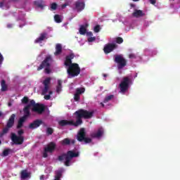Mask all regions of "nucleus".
<instances>
[{
	"instance_id": "f257e3e1",
	"label": "nucleus",
	"mask_w": 180,
	"mask_h": 180,
	"mask_svg": "<svg viewBox=\"0 0 180 180\" xmlns=\"http://www.w3.org/2000/svg\"><path fill=\"white\" fill-rule=\"evenodd\" d=\"M76 122L72 120H62L58 122L59 126L64 127L65 126H75L78 127L82 123V119H92L94 117V111H88L84 109H79L75 112Z\"/></svg>"
},
{
	"instance_id": "f03ea898",
	"label": "nucleus",
	"mask_w": 180,
	"mask_h": 180,
	"mask_svg": "<svg viewBox=\"0 0 180 180\" xmlns=\"http://www.w3.org/2000/svg\"><path fill=\"white\" fill-rule=\"evenodd\" d=\"M79 157V152H75L74 150H68L66 153H63L58 157V161H64L65 167H70V162L73 158Z\"/></svg>"
},
{
	"instance_id": "7ed1b4c3",
	"label": "nucleus",
	"mask_w": 180,
	"mask_h": 180,
	"mask_svg": "<svg viewBox=\"0 0 180 180\" xmlns=\"http://www.w3.org/2000/svg\"><path fill=\"white\" fill-rule=\"evenodd\" d=\"M51 63H53V57H51V55H48L37 68V71H41V70H43V68H44L45 74H51Z\"/></svg>"
},
{
	"instance_id": "20e7f679",
	"label": "nucleus",
	"mask_w": 180,
	"mask_h": 180,
	"mask_svg": "<svg viewBox=\"0 0 180 180\" xmlns=\"http://www.w3.org/2000/svg\"><path fill=\"white\" fill-rule=\"evenodd\" d=\"M67 72L70 78L78 77L79 74H81V68L78 63H73L68 68Z\"/></svg>"
},
{
	"instance_id": "39448f33",
	"label": "nucleus",
	"mask_w": 180,
	"mask_h": 180,
	"mask_svg": "<svg viewBox=\"0 0 180 180\" xmlns=\"http://www.w3.org/2000/svg\"><path fill=\"white\" fill-rule=\"evenodd\" d=\"M114 61L117 64L118 70H122L127 65V60L123 57V55H115Z\"/></svg>"
},
{
	"instance_id": "423d86ee",
	"label": "nucleus",
	"mask_w": 180,
	"mask_h": 180,
	"mask_svg": "<svg viewBox=\"0 0 180 180\" xmlns=\"http://www.w3.org/2000/svg\"><path fill=\"white\" fill-rule=\"evenodd\" d=\"M131 84V79H129V77H124L122 79V81L120 84V89L122 94H124L127 89H129V86Z\"/></svg>"
},
{
	"instance_id": "0eeeda50",
	"label": "nucleus",
	"mask_w": 180,
	"mask_h": 180,
	"mask_svg": "<svg viewBox=\"0 0 180 180\" xmlns=\"http://www.w3.org/2000/svg\"><path fill=\"white\" fill-rule=\"evenodd\" d=\"M11 140L13 144H15V146H22L25 142V136H18L16 134L12 132L11 134Z\"/></svg>"
},
{
	"instance_id": "6e6552de",
	"label": "nucleus",
	"mask_w": 180,
	"mask_h": 180,
	"mask_svg": "<svg viewBox=\"0 0 180 180\" xmlns=\"http://www.w3.org/2000/svg\"><path fill=\"white\" fill-rule=\"evenodd\" d=\"M115 49H117V45L116 44L109 43L105 45L103 51L105 54H109V53H112Z\"/></svg>"
},
{
	"instance_id": "1a4fd4ad",
	"label": "nucleus",
	"mask_w": 180,
	"mask_h": 180,
	"mask_svg": "<svg viewBox=\"0 0 180 180\" xmlns=\"http://www.w3.org/2000/svg\"><path fill=\"white\" fill-rule=\"evenodd\" d=\"M50 82H51V78L47 77L43 82L44 89H42V95H46L50 89Z\"/></svg>"
},
{
	"instance_id": "9d476101",
	"label": "nucleus",
	"mask_w": 180,
	"mask_h": 180,
	"mask_svg": "<svg viewBox=\"0 0 180 180\" xmlns=\"http://www.w3.org/2000/svg\"><path fill=\"white\" fill-rule=\"evenodd\" d=\"M44 110H46V107L43 104L37 103L32 107V112H35L38 115H41Z\"/></svg>"
},
{
	"instance_id": "9b49d317",
	"label": "nucleus",
	"mask_w": 180,
	"mask_h": 180,
	"mask_svg": "<svg viewBox=\"0 0 180 180\" xmlns=\"http://www.w3.org/2000/svg\"><path fill=\"white\" fill-rule=\"evenodd\" d=\"M103 128H99L96 132H92L90 134L91 139H101L103 136Z\"/></svg>"
},
{
	"instance_id": "f8f14e48",
	"label": "nucleus",
	"mask_w": 180,
	"mask_h": 180,
	"mask_svg": "<svg viewBox=\"0 0 180 180\" xmlns=\"http://www.w3.org/2000/svg\"><path fill=\"white\" fill-rule=\"evenodd\" d=\"M41 124H43V120H35L32 123L30 124L29 128L32 129V130H34V129H37V127H40Z\"/></svg>"
},
{
	"instance_id": "ddd939ff",
	"label": "nucleus",
	"mask_w": 180,
	"mask_h": 180,
	"mask_svg": "<svg viewBox=\"0 0 180 180\" xmlns=\"http://www.w3.org/2000/svg\"><path fill=\"white\" fill-rule=\"evenodd\" d=\"M75 8L77 12H82L85 9V3L84 1H77L75 3Z\"/></svg>"
},
{
	"instance_id": "4468645a",
	"label": "nucleus",
	"mask_w": 180,
	"mask_h": 180,
	"mask_svg": "<svg viewBox=\"0 0 180 180\" xmlns=\"http://www.w3.org/2000/svg\"><path fill=\"white\" fill-rule=\"evenodd\" d=\"M74 57H75V55L74 53H70V55L67 56L65 58L64 65L69 68L70 65H71L72 64H74L72 63V60Z\"/></svg>"
},
{
	"instance_id": "2eb2a0df",
	"label": "nucleus",
	"mask_w": 180,
	"mask_h": 180,
	"mask_svg": "<svg viewBox=\"0 0 180 180\" xmlns=\"http://www.w3.org/2000/svg\"><path fill=\"white\" fill-rule=\"evenodd\" d=\"M86 136L84 128H81L79 132L77 133V141L82 142Z\"/></svg>"
},
{
	"instance_id": "dca6fc26",
	"label": "nucleus",
	"mask_w": 180,
	"mask_h": 180,
	"mask_svg": "<svg viewBox=\"0 0 180 180\" xmlns=\"http://www.w3.org/2000/svg\"><path fill=\"white\" fill-rule=\"evenodd\" d=\"M16 117V115L12 114L11 117H9L6 126L7 127H9L10 129L13 127V125L15 124V118Z\"/></svg>"
},
{
	"instance_id": "f3484780",
	"label": "nucleus",
	"mask_w": 180,
	"mask_h": 180,
	"mask_svg": "<svg viewBox=\"0 0 180 180\" xmlns=\"http://www.w3.org/2000/svg\"><path fill=\"white\" fill-rule=\"evenodd\" d=\"M60 144L62 146H70V144H75V139L70 140L68 138H65L60 141Z\"/></svg>"
},
{
	"instance_id": "a211bd4d",
	"label": "nucleus",
	"mask_w": 180,
	"mask_h": 180,
	"mask_svg": "<svg viewBox=\"0 0 180 180\" xmlns=\"http://www.w3.org/2000/svg\"><path fill=\"white\" fill-rule=\"evenodd\" d=\"M34 5H35V6H37V8H39L40 9H44V8L46 7V4L43 0H37L34 1Z\"/></svg>"
},
{
	"instance_id": "6ab92c4d",
	"label": "nucleus",
	"mask_w": 180,
	"mask_h": 180,
	"mask_svg": "<svg viewBox=\"0 0 180 180\" xmlns=\"http://www.w3.org/2000/svg\"><path fill=\"white\" fill-rule=\"evenodd\" d=\"M44 150L45 151H48V153H53L56 150V144L54 142H51Z\"/></svg>"
},
{
	"instance_id": "aec40b11",
	"label": "nucleus",
	"mask_w": 180,
	"mask_h": 180,
	"mask_svg": "<svg viewBox=\"0 0 180 180\" xmlns=\"http://www.w3.org/2000/svg\"><path fill=\"white\" fill-rule=\"evenodd\" d=\"M31 173L27 172V169L22 170L20 172L21 179H26L27 178H30Z\"/></svg>"
},
{
	"instance_id": "412c9836",
	"label": "nucleus",
	"mask_w": 180,
	"mask_h": 180,
	"mask_svg": "<svg viewBox=\"0 0 180 180\" xmlns=\"http://www.w3.org/2000/svg\"><path fill=\"white\" fill-rule=\"evenodd\" d=\"M30 105H27L25 106L23 109L24 112V115L22 116L23 117H25L27 119L30 116Z\"/></svg>"
},
{
	"instance_id": "4be33fe9",
	"label": "nucleus",
	"mask_w": 180,
	"mask_h": 180,
	"mask_svg": "<svg viewBox=\"0 0 180 180\" xmlns=\"http://www.w3.org/2000/svg\"><path fill=\"white\" fill-rule=\"evenodd\" d=\"M27 120V118L25 117H21L18 120V125H17V129H22L23 127V123Z\"/></svg>"
},
{
	"instance_id": "5701e85b",
	"label": "nucleus",
	"mask_w": 180,
	"mask_h": 180,
	"mask_svg": "<svg viewBox=\"0 0 180 180\" xmlns=\"http://www.w3.org/2000/svg\"><path fill=\"white\" fill-rule=\"evenodd\" d=\"M46 37H47V33H41L40 36L35 39L34 43H41V41H43Z\"/></svg>"
},
{
	"instance_id": "b1692460",
	"label": "nucleus",
	"mask_w": 180,
	"mask_h": 180,
	"mask_svg": "<svg viewBox=\"0 0 180 180\" xmlns=\"http://www.w3.org/2000/svg\"><path fill=\"white\" fill-rule=\"evenodd\" d=\"M60 53H63V46L60 44H57L56 46V52L54 53L55 56H59Z\"/></svg>"
},
{
	"instance_id": "393cba45",
	"label": "nucleus",
	"mask_w": 180,
	"mask_h": 180,
	"mask_svg": "<svg viewBox=\"0 0 180 180\" xmlns=\"http://www.w3.org/2000/svg\"><path fill=\"white\" fill-rule=\"evenodd\" d=\"M63 89V80H58V85L56 86V92L57 94H60V92Z\"/></svg>"
},
{
	"instance_id": "a878e982",
	"label": "nucleus",
	"mask_w": 180,
	"mask_h": 180,
	"mask_svg": "<svg viewBox=\"0 0 180 180\" xmlns=\"http://www.w3.org/2000/svg\"><path fill=\"white\" fill-rule=\"evenodd\" d=\"M133 16L134 18H140L141 16H143L144 14L143 13V11L141 10H136L133 13Z\"/></svg>"
},
{
	"instance_id": "bb28decb",
	"label": "nucleus",
	"mask_w": 180,
	"mask_h": 180,
	"mask_svg": "<svg viewBox=\"0 0 180 180\" xmlns=\"http://www.w3.org/2000/svg\"><path fill=\"white\" fill-rule=\"evenodd\" d=\"M1 91L5 92L6 91H8V85H6V82L5 80H1Z\"/></svg>"
},
{
	"instance_id": "cd10ccee",
	"label": "nucleus",
	"mask_w": 180,
	"mask_h": 180,
	"mask_svg": "<svg viewBox=\"0 0 180 180\" xmlns=\"http://www.w3.org/2000/svg\"><path fill=\"white\" fill-rule=\"evenodd\" d=\"M113 98H115V95L113 94L105 96L103 100V103H108V102H110Z\"/></svg>"
},
{
	"instance_id": "c85d7f7f",
	"label": "nucleus",
	"mask_w": 180,
	"mask_h": 180,
	"mask_svg": "<svg viewBox=\"0 0 180 180\" xmlns=\"http://www.w3.org/2000/svg\"><path fill=\"white\" fill-rule=\"evenodd\" d=\"M79 32L80 34H85L86 33V27H85L84 25H81Z\"/></svg>"
},
{
	"instance_id": "c756f323",
	"label": "nucleus",
	"mask_w": 180,
	"mask_h": 180,
	"mask_svg": "<svg viewBox=\"0 0 180 180\" xmlns=\"http://www.w3.org/2000/svg\"><path fill=\"white\" fill-rule=\"evenodd\" d=\"M85 92V88L82 87V88H77L76 89V94H77V95H79L81 96V95H82V94H84Z\"/></svg>"
},
{
	"instance_id": "7c9ffc66",
	"label": "nucleus",
	"mask_w": 180,
	"mask_h": 180,
	"mask_svg": "<svg viewBox=\"0 0 180 180\" xmlns=\"http://www.w3.org/2000/svg\"><path fill=\"white\" fill-rule=\"evenodd\" d=\"M54 20L56 23H61V22H63L61 16H60L58 14L54 15Z\"/></svg>"
},
{
	"instance_id": "2f4dec72",
	"label": "nucleus",
	"mask_w": 180,
	"mask_h": 180,
	"mask_svg": "<svg viewBox=\"0 0 180 180\" xmlns=\"http://www.w3.org/2000/svg\"><path fill=\"white\" fill-rule=\"evenodd\" d=\"M53 133H54V129H53V128L48 127L46 129V134H48V136H51V134H53Z\"/></svg>"
},
{
	"instance_id": "473e14b6",
	"label": "nucleus",
	"mask_w": 180,
	"mask_h": 180,
	"mask_svg": "<svg viewBox=\"0 0 180 180\" xmlns=\"http://www.w3.org/2000/svg\"><path fill=\"white\" fill-rule=\"evenodd\" d=\"M11 151H12V150H11L10 148L5 149L3 151L4 157H8V155H9V153H11Z\"/></svg>"
},
{
	"instance_id": "72a5a7b5",
	"label": "nucleus",
	"mask_w": 180,
	"mask_h": 180,
	"mask_svg": "<svg viewBox=\"0 0 180 180\" xmlns=\"http://www.w3.org/2000/svg\"><path fill=\"white\" fill-rule=\"evenodd\" d=\"M22 103H24L25 105L29 103V97L25 96L21 100Z\"/></svg>"
},
{
	"instance_id": "f704fd0d",
	"label": "nucleus",
	"mask_w": 180,
	"mask_h": 180,
	"mask_svg": "<svg viewBox=\"0 0 180 180\" xmlns=\"http://www.w3.org/2000/svg\"><path fill=\"white\" fill-rule=\"evenodd\" d=\"M80 99H81V96L75 93L74 96V100L75 101V102L79 101Z\"/></svg>"
},
{
	"instance_id": "c9c22d12",
	"label": "nucleus",
	"mask_w": 180,
	"mask_h": 180,
	"mask_svg": "<svg viewBox=\"0 0 180 180\" xmlns=\"http://www.w3.org/2000/svg\"><path fill=\"white\" fill-rule=\"evenodd\" d=\"M83 141H84L85 144H88L89 143H92V139L91 138L84 137Z\"/></svg>"
},
{
	"instance_id": "e433bc0d",
	"label": "nucleus",
	"mask_w": 180,
	"mask_h": 180,
	"mask_svg": "<svg viewBox=\"0 0 180 180\" xmlns=\"http://www.w3.org/2000/svg\"><path fill=\"white\" fill-rule=\"evenodd\" d=\"M57 6H58V5H57L56 3H52L51 4V11H56V9H57Z\"/></svg>"
},
{
	"instance_id": "4c0bfd02",
	"label": "nucleus",
	"mask_w": 180,
	"mask_h": 180,
	"mask_svg": "<svg viewBox=\"0 0 180 180\" xmlns=\"http://www.w3.org/2000/svg\"><path fill=\"white\" fill-rule=\"evenodd\" d=\"M101 31V25H97L94 27V32L95 33H99V32Z\"/></svg>"
},
{
	"instance_id": "58836bf2",
	"label": "nucleus",
	"mask_w": 180,
	"mask_h": 180,
	"mask_svg": "<svg viewBox=\"0 0 180 180\" xmlns=\"http://www.w3.org/2000/svg\"><path fill=\"white\" fill-rule=\"evenodd\" d=\"M116 43H117V44H122V43H123V38L118 37L116 38Z\"/></svg>"
},
{
	"instance_id": "ea45409f",
	"label": "nucleus",
	"mask_w": 180,
	"mask_h": 180,
	"mask_svg": "<svg viewBox=\"0 0 180 180\" xmlns=\"http://www.w3.org/2000/svg\"><path fill=\"white\" fill-rule=\"evenodd\" d=\"M95 40H96V37H91L88 38V41L89 43H92V41H95Z\"/></svg>"
},
{
	"instance_id": "a19ab883",
	"label": "nucleus",
	"mask_w": 180,
	"mask_h": 180,
	"mask_svg": "<svg viewBox=\"0 0 180 180\" xmlns=\"http://www.w3.org/2000/svg\"><path fill=\"white\" fill-rule=\"evenodd\" d=\"M9 127H8V126H6L2 131L3 134H6V133H8L9 131Z\"/></svg>"
},
{
	"instance_id": "79ce46f5",
	"label": "nucleus",
	"mask_w": 180,
	"mask_h": 180,
	"mask_svg": "<svg viewBox=\"0 0 180 180\" xmlns=\"http://www.w3.org/2000/svg\"><path fill=\"white\" fill-rule=\"evenodd\" d=\"M24 133H25V131H23V129H20V130L18 131V136H22V135L24 134Z\"/></svg>"
},
{
	"instance_id": "37998d69",
	"label": "nucleus",
	"mask_w": 180,
	"mask_h": 180,
	"mask_svg": "<svg viewBox=\"0 0 180 180\" xmlns=\"http://www.w3.org/2000/svg\"><path fill=\"white\" fill-rule=\"evenodd\" d=\"M47 153H49V152L46 151V149H44V153H43L44 158H47V157H49V154H47Z\"/></svg>"
},
{
	"instance_id": "c03bdc74",
	"label": "nucleus",
	"mask_w": 180,
	"mask_h": 180,
	"mask_svg": "<svg viewBox=\"0 0 180 180\" xmlns=\"http://www.w3.org/2000/svg\"><path fill=\"white\" fill-rule=\"evenodd\" d=\"M51 98V96H50V94H47L44 96V99H46V101H50Z\"/></svg>"
},
{
	"instance_id": "a18cd8bd",
	"label": "nucleus",
	"mask_w": 180,
	"mask_h": 180,
	"mask_svg": "<svg viewBox=\"0 0 180 180\" xmlns=\"http://www.w3.org/2000/svg\"><path fill=\"white\" fill-rule=\"evenodd\" d=\"M30 105H32V108H34V105L37 104L36 102L34 101V100H31L30 101Z\"/></svg>"
},
{
	"instance_id": "49530a36",
	"label": "nucleus",
	"mask_w": 180,
	"mask_h": 180,
	"mask_svg": "<svg viewBox=\"0 0 180 180\" xmlns=\"http://www.w3.org/2000/svg\"><path fill=\"white\" fill-rule=\"evenodd\" d=\"M129 58H131V59L136 58V55L134 53H130L129 55Z\"/></svg>"
},
{
	"instance_id": "de8ad7c7",
	"label": "nucleus",
	"mask_w": 180,
	"mask_h": 180,
	"mask_svg": "<svg viewBox=\"0 0 180 180\" xmlns=\"http://www.w3.org/2000/svg\"><path fill=\"white\" fill-rule=\"evenodd\" d=\"M3 62H4V56H2V54L0 53V64H2Z\"/></svg>"
},
{
	"instance_id": "09e8293b",
	"label": "nucleus",
	"mask_w": 180,
	"mask_h": 180,
	"mask_svg": "<svg viewBox=\"0 0 180 180\" xmlns=\"http://www.w3.org/2000/svg\"><path fill=\"white\" fill-rule=\"evenodd\" d=\"M87 36H89L90 37H92V36H94V34L92 33V32H88L86 33Z\"/></svg>"
},
{
	"instance_id": "8fccbe9b",
	"label": "nucleus",
	"mask_w": 180,
	"mask_h": 180,
	"mask_svg": "<svg viewBox=\"0 0 180 180\" xmlns=\"http://www.w3.org/2000/svg\"><path fill=\"white\" fill-rule=\"evenodd\" d=\"M149 1L150 2V4H152V5H155L157 1L155 0H149Z\"/></svg>"
},
{
	"instance_id": "3c124183",
	"label": "nucleus",
	"mask_w": 180,
	"mask_h": 180,
	"mask_svg": "<svg viewBox=\"0 0 180 180\" xmlns=\"http://www.w3.org/2000/svg\"><path fill=\"white\" fill-rule=\"evenodd\" d=\"M39 179L40 180H44V175H41L40 177H39Z\"/></svg>"
},
{
	"instance_id": "603ef678",
	"label": "nucleus",
	"mask_w": 180,
	"mask_h": 180,
	"mask_svg": "<svg viewBox=\"0 0 180 180\" xmlns=\"http://www.w3.org/2000/svg\"><path fill=\"white\" fill-rule=\"evenodd\" d=\"M67 5H68L67 4H63L62 9H64L65 8H66Z\"/></svg>"
},
{
	"instance_id": "864d4df0",
	"label": "nucleus",
	"mask_w": 180,
	"mask_h": 180,
	"mask_svg": "<svg viewBox=\"0 0 180 180\" xmlns=\"http://www.w3.org/2000/svg\"><path fill=\"white\" fill-rule=\"evenodd\" d=\"M12 24H8L7 25V27H8V29H11V27H12Z\"/></svg>"
},
{
	"instance_id": "5fc2aeb1",
	"label": "nucleus",
	"mask_w": 180,
	"mask_h": 180,
	"mask_svg": "<svg viewBox=\"0 0 180 180\" xmlns=\"http://www.w3.org/2000/svg\"><path fill=\"white\" fill-rule=\"evenodd\" d=\"M4 6V2H0V8H2Z\"/></svg>"
},
{
	"instance_id": "6e6d98bb",
	"label": "nucleus",
	"mask_w": 180,
	"mask_h": 180,
	"mask_svg": "<svg viewBox=\"0 0 180 180\" xmlns=\"http://www.w3.org/2000/svg\"><path fill=\"white\" fill-rule=\"evenodd\" d=\"M5 134H4V132H1V134H0V137H4V135Z\"/></svg>"
},
{
	"instance_id": "4d7b16f0",
	"label": "nucleus",
	"mask_w": 180,
	"mask_h": 180,
	"mask_svg": "<svg viewBox=\"0 0 180 180\" xmlns=\"http://www.w3.org/2000/svg\"><path fill=\"white\" fill-rule=\"evenodd\" d=\"M100 105H102V108H105V104H103V103H100Z\"/></svg>"
},
{
	"instance_id": "13d9d810",
	"label": "nucleus",
	"mask_w": 180,
	"mask_h": 180,
	"mask_svg": "<svg viewBox=\"0 0 180 180\" xmlns=\"http://www.w3.org/2000/svg\"><path fill=\"white\" fill-rule=\"evenodd\" d=\"M103 77H108V75L103 74Z\"/></svg>"
},
{
	"instance_id": "bf43d9fd",
	"label": "nucleus",
	"mask_w": 180,
	"mask_h": 180,
	"mask_svg": "<svg viewBox=\"0 0 180 180\" xmlns=\"http://www.w3.org/2000/svg\"><path fill=\"white\" fill-rule=\"evenodd\" d=\"M8 106H12V103H8Z\"/></svg>"
},
{
	"instance_id": "052dcab7",
	"label": "nucleus",
	"mask_w": 180,
	"mask_h": 180,
	"mask_svg": "<svg viewBox=\"0 0 180 180\" xmlns=\"http://www.w3.org/2000/svg\"><path fill=\"white\" fill-rule=\"evenodd\" d=\"M53 94V91H49V95H51Z\"/></svg>"
},
{
	"instance_id": "680f3d73",
	"label": "nucleus",
	"mask_w": 180,
	"mask_h": 180,
	"mask_svg": "<svg viewBox=\"0 0 180 180\" xmlns=\"http://www.w3.org/2000/svg\"><path fill=\"white\" fill-rule=\"evenodd\" d=\"M134 2H137V1H139V0H133Z\"/></svg>"
},
{
	"instance_id": "e2e57ef3",
	"label": "nucleus",
	"mask_w": 180,
	"mask_h": 180,
	"mask_svg": "<svg viewBox=\"0 0 180 180\" xmlns=\"http://www.w3.org/2000/svg\"><path fill=\"white\" fill-rule=\"evenodd\" d=\"M1 144H2V141H0V145H1Z\"/></svg>"
},
{
	"instance_id": "0e129e2a",
	"label": "nucleus",
	"mask_w": 180,
	"mask_h": 180,
	"mask_svg": "<svg viewBox=\"0 0 180 180\" xmlns=\"http://www.w3.org/2000/svg\"><path fill=\"white\" fill-rule=\"evenodd\" d=\"M131 6H134V4H131Z\"/></svg>"
},
{
	"instance_id": "69168bd1",
	"label": "nucleus",
	"mask_w": 180,
	"mask_h": 180,
	"mask_svg": "<svg viewBox=\"0 0 180 180\" xmlns=\"http://www.w3.org/2000/svg\"><path fill=\"white\" fill-rule=\"evenodd\" d=\"M86 26H88V25H86Z\"/></svg>"
}]
</instances>
